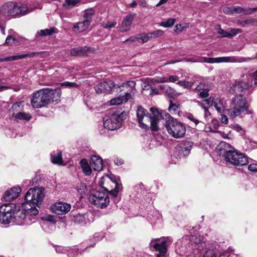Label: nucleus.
I'll return each mask as SVG.
<instances>
[{"label":"nucleus","mask_w":257,"mask_h":257,"mask_svg":"<svg viewBox=\"0 0 257 257\" xmlns=\"http://www.w3.org/2000/svg\"><path fill=\"white\" fill-rule=\"evenodd\" d=\"M212 98V97H210L209 98L205 99L202 101H197V102L202 108H205V107H206L208 108L209 106L212 105V104H211Z\"/></svg>","instance_id":"nucleus-43"},{"label":"nucleus","mask_w":257,"mask_h":257,"mask_svg":"<svg viewBox=\"0 0 257 257\" xmlns=\"http://www.w3.org/2000/svg\"><path fill=\"white\" fill-rule=\"evenodd\" d=\"M99 185L104 190H97L90 195L89 200L97 207L104 208L107 207L109 203V198L107 193L109 190L107 188L103 187L102 183H100Z\"/></svg>","instance_id":"nucleus-4"},{"label":"nucleus","mask_w":257,"mask_h":257,"mask_svg":"<svg viewBox=\"0 0 257 257\" xmlns=\"http://www.w3.org/2000/svg\"><path fill=\"white\" fill-rule=\"evenodd\" d=\"M218 34L221 35L222 37L229 38V33L225 31L224 30L221 29L220 27L217 29Z\"/></svg>","instance_id":"nucleus-55"},{"label":"nucleus","mask_w":257,"mask_h":257,"mask_svg":"<svg viewBox=\"0 0 257 257\" xmlns=\"http://www.w3.org/2000/svg\"><path fill=\"white\" fill-rule=\"evenodd\" d=\"M90 23L88 20H83L75 24L73 27L74 32H81L86 30L90 25Z\"/></svg>","instance_id":"nucleus-26"},{"label":"nucleus","mask_w":257,"mask_h":257,"mask_svg":"<svg viewBox=\"0 0 257 257\" xmlns=\"http://www.w3.org/2000/svg\"><path fill=\"white\" fill-rule=\"evenodd\" d=\"M44 190L42 188L29 189L25 195V202L24 203L31 204L39 207L44 197Z\"/></svg>","instance_id":"nucleus-7"},{"label":"nucleus","mask_w":257,"mask_h":257,"mask_svg":"<svg viewBox=\"0 0 257 257\" xmlns=\"http://www.w3.org/2000/svg\"><path fill=\"white\" fill-rule=\"evenodd\" d=\"M248 169L249 171L256 173L257 172V164L256 163H252L248 165Z\"/></svg>","instance_id":"nucleus-57"},{"label":"nucleus","mask_w":257,"mask_h":257,"mask_svg":"<svg viewBox=\"0 0 257 257\" xmlns=\"http://www.w3.org/2000/svg\"><path fill=\"white\" fill-rule=\"evenodd\" d=\"M166 127L169 134L175 138H182L186 133L184 124L180 121L169 119L166 122Z\"/></svg>","instance_id":"nucleus-8"},{"label":"nucleus","mask_w":257,"mask_h":257,"mask_svg":"<svg viewBox=\"0 0 257 257\" xmlns=\"http://www.w3.org/2000/svg\"><path fill=\"white\" fill-rule=\"evenodd\" d=\"M164 34V32L161 30H157L153 32L149 33L151 38H157L160 37Z\"/></svg>","instance_id":"nucleus-49"},{"label":"nucleus","mask_w":257,"mask_h":257,"mask_svg":"<svg viewBox=\"0 0 257 257\" xmlns=\"http://www.w3.org/2000/svg\"><path fill=\"white\" fill-rule=\"evenodd\" d=\"M226 112L229 117L234 118L251 114L252 111L249 109L246 99L243 97V94H239L229 99Z\"/></svg>","instance_id":"nucleus-3"},{"label":"nucleus","mask_w":257,"mask_h":257,"mask_svg":"<svg viewBox=\"0 0 257 257\" xmlns=\"http://www.w3.org/2000/svg\"><path fill=\"white\" fill-rule=\"evenodd\" d=\"M180 105L178 103H173L170 101V104L169 107V111L172 113H175L178 110Z\"/></svg>","instance_id":"nucleus-45"},{"label":"nucleus","mask_w":257,"mask_h":257,"mask_svg":"<svg viewBox=\"0 0 257 257\" xmlns=\"http://www.w3.org/2000/svg\"><path fill=\"white\" fill-rule=\"evenodd\" d=\"M211 124L212 125V127L213 129V132L217 133L218 131L217 129L219 126V121L217 119H213L211 122Z\"/></svg>","instance_id":"nucleus-54"},{"label":"nucleus","mask_w":257,"mask_h":257,"mask_svg":"<svg viewBox=\"0 0 257 257\" xmlns=\"http://www.w3.org/2000/svg\"><path fill=\"white\" fill-rule=\"evenodd\" d=\"M80 165L82 171L85 175L89 176L91 174L92 170L87 161L85 159H82L80 162Z\"/></svg>","instance_id":"nucleus-32"},{"label":"nucleus","mask_w":257,"mask_h":257,"mask_svg":"<svg viewBox=\"0 0 257 257\" xmlns=\"http://www.w3.org/2000/svg\"><path fill=\"white\" fill-rule=\"evenodd\" d=\"M190 241L192 244H194V248L198 250H201L205 246V243L201 240L199 237L195 235H192L190 238Z\"/></svg>","instance_id":"nucleus-27"},{"label":"nucleus","mask_w":257,"mask_h":257,"mask_svg":"<svg viewBox=\"0 0 257 257\" xmlns=\"http://www.w3.org/2000/svg\"><path fill=\"white\" fill-rule=\"evenodd\" d=\"M51 161L53 164L59 165H64L63 163L62 153L60 151L52 152L51 155Z\"/></svg>","instance_id":"nucleus-30"},{"label":"nucleus","mask_w":257,"mask_h":257,"mask_svg":"<svg viewBox=\"0 0 257 257\" xmlns=\"http://www.w3.org/2000/svg\"><path fill=\"white\" fill-rule=\"evenodd\" d=\"M88 216L89 215L87 213H78L72 215V220L75 223L84 226L89 223Z\"/></svg>","instance_id":"nucleus-17"},{"label":"nucleus","mask_w":257,"mask_h":257,"mask_svg":"<svg viewBox=\"0 0 257 257\" xmlns=\"http://www.w3.org/2000/svg\"><path fill=\"white\" fill-rule=\"evenodd\" d=\"M196 83L195 81H180L177 84L185 88L191 89H193V86Z\"/></svg>","instance_id":"nucleus-36"},{"label":"nucleus","mask_w":257,"mask_h":257,"mask_svg":"<svg viewBox=\"0 0 257 257\" xmlns=\"http://www.w3.org/2000/svg\"><path fill=\"white\" fill-rule=\"evenodd\" d=\"M187 118L190 120L191 121H192L195 125H197L198 124H200L201 125V127H199L200 129L204 127V123L200 121H199L198 119L195 118L193 115H189L187 116Z\"/></svg>","instance_id":"nucleus-47"},{"label":"nucleus","mask_w":257,"mask_h":257,"mask_svg":"<svg viewBox=\"0 0 257 257\" xmlns=\"http://www.w3.org/2000/svg\"><path fill=\"white\" fill-rule=\"evenodd\" d=\"M136 85V82L134 81H127L120 84H118L117 86V92H121L130 89L129 90L133 91Z\"/></svg>","instance_id":"nucleus-24"},{"label":"nucleus","mask_w":257,"mask_h":257,"mask_svg":"<svg viewBox=\"0 0 257 257\" xmlns=\"http://www.w3.org/2000/svg\"><path fill=\"white\" fill-rule=\"evenodd\" d=\"M55 32L54 29L50 28L45 30H41L38 32V34L42 36H49L53 34Z\"/></svg>","instance_id":"nucleus-44"},{"label":"nucleus","mask_w":257,"mask_h":257,"mask_svg":"<svg viewBox=\"0 0 257 257\" xmlns=\"http://www.w3.org/2000/svg\"><path fill=\"white\" fill-rule=\"evenodd\" d=\"M188 62H206L208 63H215V58L208 57H193L191 59H188Z\"/></svg>","instance_id":"nucleus-31"},{"label":"nucleus","mask_w":257,"mask_h":257,"mask_svg":"<svg viewBox=\"0 0 257 257\" xmlns=\"http://www.w3.org/2000/svg\"><path fill=\"white\" fill-rule=\"evenodd\" d=\"M204 257H229L228 252H219L216 249H209L205 251Z\"/></svg>","instance_id":"nucleus-29"},{"label":"nucleus","mask_w":257,"mask_h":257,"mask_svg":"<svg viewBox=\"0 0 257 257\" xmlns=\"http://www.w3.org/2000/svg\"><path fill=\"white\" fill-rule=\"evenodd\" d=\"M70 204L63 202L54 203L51 207L52 212L58 215H63L68 213L71 209Z\"/></svg>","instance_id":"nucleus-14"},{"label":"nucleus","mask_w":257,"mask_h":257,"mask_svg":"<svg viewBox=\"0 0 257 257\" xmlns=\"http://www.w3.org/2000/svg\"><path fill=\"white\" fill-rule=\"evenodd\" d=\"M13 116L16 118L19 119H25L29 120L32 118V116L29 113H26L24 112H18L16 114L13 113Z\"/></svg>","instance_id":"nucleus-37"},{"label":"nucleus","mask_w":257,"mask_h":257,"mask_svg":"<svg viewBox=\"0 0 257 257\" xmlns=\"http://www.w3.org/2000/svg\"><path fill=\"white\" fill-rule=\"evenodd\" d=\"M192 147V143L190 142H186L181 144L177 148L180 155L183 157L188 156L190 154Z\"/></svg>","instance_id":"nucleus-21"},{"label":"nucleus","mask_w":257,"mask_h":257,"mask_svg":"<svg viewBox=\"0 0 257 257\" xmlns=\"http://www.w3.org/2000/svg\"><path fill=\"white\" fill-rule=\"evenodd\" d=\"M133 20V17L131 15L126 16L122 21L120 27V31L122 32H126L130 30L132 21Z\"/></svg>","instance_id":"nucleus-28"},{"label":"nucleus","mask_w":257,"mask_h":257,"mask_svg":"<svg viewBox=\"0 0 257 257\" xmlns=\"http://www.w3.org/2000/svg\"><path fill=\"white\" fill-rule=\"evenodd\" d=\"M21 192V189L20 187H13L8 190L5 193L4 198L6 201H11L17 198Z\"/></svg>","instance_id":"nucleus-19"},{"label":"nucleus","mask_w":257,"mask_h":257,"mask_svg":"<svg viewBox=\"0 0 257 257\" xmlns=\"http://www.w3.org/2000/svg\"><path fill=\"white\" fill-rule=\"evenodd\" d=\"M138 36H139V40H141L142 43L147 42L149 40V39L151 38L150 35H149V33L148 34L144 33Z\"/></svg>","instance_id":"nucleus-51"},{"label":"nucleus","mask_w":257,"mask_h":257,"mask_svg":"<svg viewBox=\"0 0 257 257\" xmlns=\"http://www.w3.org/2000/svg\"><path fill=\"white\" fill-rule=\"evenodd\" d=\"M61 94L60 89L46 88L40 89L33 94L31 103L34 108H42L51 102L57 101L61 97Z\"/></svg>","instance_id":"nucleus-2"},{"label":"nucleus","mask_w":257,"mask_h":257,"mask_svg":"<svg viewBox=\"0 0 257 257\" xmlns=\"http://www.w3.org/2000/svg\"><path fill=\"white\" fill-rule=\"evenodd\" d=\"M1 12L5 16L24 15L28 13V8L22 4L9 3L3 6Z\"/></svg>","instance_id":"nucleus-6"},{"label":"nucleus","mask_w":257,"mask_h":257,"mask_svg":"<svg viewBox=\"0 0 257 257\" xmlns=\"http://www.w3.org/2000/svg\"><path fill=\"white\" fill-rule=\"evenodd\" d=\"M234 14L246 15L247 9H244L239 6H233Z\"/></svg>","instance_id":"nucleus-48"},{"label":"nucleus","mask_w":257,"mask_h":257,"mask_svg":"<svg viewBox=\"0 0 257 257\" xmlns=\"http://www.w3.org/2000/svg\"><path fill=\"white\" fill-rule=\"evenodd\" d=\"M122 114L112 113L106 115L103 118V125L108 130L113 131L120 127L122 120Z\"/></svg>","instance_id":"nucleus-10"},{"label":"nucleus","mask_w":257,"mask_h":257,"mask_svg":"<svg viewBox=\"0 0 257 257\" xmlns=\"http://www.w3.org/2000/svg\"><path fill=\"white\" fill-rule=\"evenodd\" d=\"M131 98H132V95L131 93L125 92L122 96H119L117 97L111 99L109 102L111 105H119L123 102H126Z\"/></svg>","instance_id":"nucleus-22"},{"label":"nucleus","mask_w":257,"mask_h":257,"mask_svg":"<svg viewBox=\"0 0 257 257\" xmlns=\"http://www.w3.org/2000/svg\"><path fill=\"white\" fill-rule=\"evenodd\" d=\"M154 80V78L153 79H147L146 80V83H147V85L152 86L156 83L157 82L155 81Z\"/></svg>","instance_id":"nucleus-62"},{"label":"nucleus","mask_w":257,"mask_h":257,"mask_svg":"<svg viewBox=\"0 0 257 257\" xmlns=\"http://www.w3.org/2000/svg\"><path fill=\"white\" fill-rule=\"evenodd\" d=\"M56 251L57 252V253H65L67 252V249L63 247V246H57L56 248Z\"/></svg>","instance_id":"nucleus-59"},{"label":"nucleus","mask_w":257,"mask_h":257,"mask_svg":"<svg viewBox=\"0 0 257 257\" xmlns=\"http://www.w3.org/2000/svg\"><path fill=\"white\" fill-rule=\"evenodd\" d=\"M176 22V19L174 18H169L167 19L166 21L162 22L160 24V26L165 27L169 28L172 27L175 24Z\"/></svg>","instance_id":"nucleus-42"},{"label":"nucleus","mask_w":257,"mask_h":257,"mask_svg":"<svg viewBox=\"0 0 257 257\" xmlns=\"http://www.w3.org/2000/svg\"><path fill=\"white\" fill-rule=\"evenodd\" d=\"M36 54V53L28 52L21 55H14L12 56L7 57L3 59H0V62L14 61L26 57H33Z\"/></svg>","instance_id":"nucleus-23"},{"label":"nucleus","mask_w":257,"mask_h":257,"mask_svg":"<svg viewBox=\"0 0 257 257\" xmlns=\"http://www.w3.org/2000/svg\"><path fill=\"white\" fill-rule=\"evenodd\" d=\"M61 86L65 87H77V84L75 82H71L68 81H65L63 82L61 84Z\"/></svg>","instance_id":"nucleus-53"},{"label":"nucleus","mask_w":257,"mask_h":257,"mask_svg":"<svg viewBox=\"0 0 257 257\" xmlns=\"http://www.w3.org/2000/svg\"><path fill=\"white\" fill-rule=\"evenodd\" d=\"M249 57H243L237 56H227L215 58V63L223 62H243L250 60Z\"/></svg>","instance_id":"nucleus-16"},{"label":"nucleus","mask_w":257,"mask_h":257,"mask_svg":"<svg viewBox=\"0 0 257 257\" xmlns=\"http://www.w3.org/2000/svg\"><path fill=\"white\" fill-rule=\"evenodd\" d=\"M224 156L227 163L235 167L245 166L249 162L246 156L236 150L226 151L224 152Z\"/></svg>","instance_id":"nucleus-5"},{"label":"nucleus","mask_w":257,"mask_h":257,"mask_svg":"<svg viewBox=\"0 0 257 257\" xmlns=\"http://www.w3.org/2000/svg\"><path fill=\"white\" fill-rule=\"evenodd\" d=\"M90 165L94 170L99 171L103 168L102 160L98 156L93 155L91 157Z\"/></svg>","instance_id":"nucleus-20"},{"label":"nucleus","mask_w":257,"mask_h":257,"mask_svg":"<svg viewBox=\"0 0 257 257\" xmlns=\"http://www.w3.org/2000/svg\"><path fill=\"white\" fill-rule=\"evenodd\" d=\"M115 87V83L111 80L101 82L95 86L97 93L109 94Z\"/></svg>","instance_id":"nucleus-13"},{"label":"nucleus","mask_w":257,"mask_h":257,"mask_svg":"<svg viewBox=\"0 0 257 257\" xmlns=\"http://www.w3.org/2000/svg\"><path fill=\"white\" fill-rule=\"evenodd\" d=\"M163 93L168 97L172 98L177 97L179 95L173 88L170 86L167 87L166 90L163 91Z\"/></svg>","instance_id":"nucleus-38"},{"label":"nucleus","mask_w":257,"mask_h":257,"mask_svg":"<svg viewBox=\"0 0 257 257\" xmlns=\"http://www.w3.org/2000/svg\"><path fill=\"white\" fill-rule=\"evenodd\" d=\"M211 88L210 84L201 82L198 84L196 83H195L192 90L200 91L199 96L201 98H205L209 96L208 92Z\"/></svg>","instance_id":"nucleus-15"},{"label":"nucleus","mask_w":257,"mask_h":257,"mask_svg":"<svg viewBox=\"0 0 257 257\" xmlns=\"http://www.w3.org/2000/svg\"><path fill=\"white\" fill-rule=\"evenodd\" d=\"M16 39L11 36H8L6 40V43L9 45H13L16 41Z\"/></svg>","instance_id":"nucleus-56"},{"label":"nucleus","mask_w":257,"mask_h":257,"mask_svg":"<svg viewBox=\"0 0 257 257\" xmlns=\"http://www.w3.org/2000/svg\"><path fill=\"white\" fill-rule=\"evenodd\" d=\"M12 221L14 222V216H10L5 213H0V222L3 224L7 225Z\"/></svg>","instance_id":"nucleus-35"},{"label":"nucleus","mask_w":257,"mask_h":257,"mask_svg":"<svg viewBox=\"0 0 257 257\" xmlns=\"http://www.w3.org/2000/svg\"><path fill=\"white\" fill-rule=\"evenodd\" d=\"M221 121L222 123L226 124L228 122V117L226 115L222 114Z\"/></svg>","instance_id":"nucleus-63"},{"label":"nucleus","mask_w":257,"mask_h":257,"mask_svg":"<svg viewBox=\"0 0 257 257\" xmlns=\"http://www.w3.org/2000/svg\"><path fill=\"white\" fill-rule=\"evenodd\" d=\"M16 207V204L8 203L2 205L0 206V213H5L7 215L13 216L14 209Z\"/></svg>","instance_id":"nucleus-25"},{"label":"nucleus","mask_w":257,"mask_h":257,"mask_svg":"<svg viewBox=\"0 0 257 257\" xmlns=\"http://www.w3.org/2000/svg\"><path fill=\"white\" fill-rule=\"evenodd\" d=\"M80 2L79 0H65L63 7L66 9H70Z\"/></svg>","instance_id":"nucleus-41"},{"label":"nucleus","mask_w":257,"mask_h":257,"mask_svg":"<svg viewBox=\"0 0 257 257\" xmlns=\"http://www.w3.org/2000/svg\"><path fill=\"white\" fill-rule=\"evenodd\" d=\"M254 84L257 85V70L254 72L252 75Z\"/></svg>","instance_id":"nucleus-64"},{"label":"nucleus","mask_w":257,"mask_h":257,"mask_svg":"<svg viewBox=\"0 0 257 257\" xmlns=\"http://www.w3.org/2000/svg\"><path fill=\"white\" fill-rule=\"evenodd\" d=\"M155 81L157 83H165L168 82V79L166 77L156 76L154 77Z\"/></svg>","instance_id":"nucleus-52"},{"label":"nucleus","mask_w":257,"mask_h":257,"mask_svg":"<svg viewBox=\"0 0 257 257\" xmlns=\"http://www.w3.org/2000/svg\"><path fill=\"white\" fill-rule=\"evenodd\" d=\"M14 210L13 216L16 224L19 225L29 224L30 219L27 215L26 204H18Z\"/></svg>","instance_id":"nucleus-11"},{"label":"nucleus","mask_w":257,"mask_h":257,"mask_svg":"<svg viewBox=\"0 0 257 257\" xmlns=\"http://www.w3.org/2000/svg\"><path fill=\"white\" fill-rule=\"evenodd\" d=\"M94 14V10L92 8L87 9L84 12L83 18L85 20H88L89 23H91Z\"/></svg>","instance_id":"nucleus-39"},{"label":"nucleus","mask_w":257,"mask_h":257,"mask_svg":"<svg viewBox=\"0 0 257 257\" xmlns=\"http://www.w3.org/2000/svg\"><path fill=\"white\" fill-rule=\"evenodd\" d=\"M102 26L107 29H110L112 28H114L116 25V22L115 21H108V22H103L102 23Z\"/></svg>","instance_id":"nucleus-46"},{"label":"nucleus","mask_w":257,"mask_h":257,"mask_svg":"<svg viewBox=\"0 0 257 257\" xmlns=\"http://www.w3.org/2000/svg\"><path fill=\"white\" fill-rule=\"evenodd\" d=\"M212 106H213L216 111L220 113L226 114V108L223 100L219 97H214L212 99Z\"/></svg>","instance_id":"nucleus-18"},{"label":"nucleus","mask_w":257,"mask_h":257,"mask_svg":"<svg viewBox=\"0 0 257 257\" xmlns=\"http://www.w3.org/2000/svg\"><path fill=\"white\" fill-rule=\"evenodd\" d=\"M139 40V36H135L130 37L128 39L126 40L124 42H136L137 40Z\"/></svg>","instance_id":"nucleus-60"},{"label":"nucleus","mask_w":257,"mask_h":257,"mask_svg":"<svg viewBox=\"0 0 257 257\" xmlns=\"http://www.w3.org/2000/svg\"><path fill=\"white\" fill-rule=\"evenodd\" d=\"M26 204V213L28 218L31 219L29 216H35L39 213L38 210L36 208V205H33V204L24 203Z\"/></svg>","instance_id":"nucleus-33"},{"label":"nucleus","mask_w":257,"mask_h":257,"mask_svg":"<svg viewBox=\"0 0 257 257\" xmlns=\"http://www.w3.org/2000/svg\"><path fill=\"white\" fill-rule=\"evenodd\" d=\"M173 242V240L170 237H164L161 238H156L152 240L150 242V245L156 251L159 252L157 254V257H166L167 251V247Z\"/></svg>","instance_id":"nucleus-9"},{"label":"nucleus","mask_w":257,"mask_h":257,"mask_svg":"<svg viewBox=\"0 0 257 257\" xmlns=\"http://www.w3.org/2000/svg\"><path fill=\"white\" fill-rule=\"evenodd\" d=\"M151 114H149L147 110L142 106H139L137 109V116L139 126L145 130H151L157 132L159 130L158 124L162 120L169 118L170 115L165 111H159L155 107L150 108Z\"/></svg>","instance_id":"nucleus-1"},{"label":"nucleus","mask_w":257,"mask_h":257,"mask_svg":"<svg viewBox=\"0 0 257 257\" xmlns=\"http://www.w3.org/2000/svg\"><path fill=\"white\" fill-rule=\"evenodd\" d=\"M114 189H112L109 191V193L113 197H116L118 195V193L121 191L122 186L120 184H119L117 183L114 182Z\"/></svg>","instance_id":"nucleus-40"},{"label":"nucleus","mask_w":257,"mask_h":257,"mask_svg":"<svg viewBox=\"0 0 257 257\" xmlns=\"http://www.w3.org/2000/svg\"><path fill=\"white\" fill-rule=\"evenodd\" d=\"M242 32V30L240 29L231 28L229 33V38H232L236 35L241 33Z\"/></svg>","instance_id":"nucleus-50"},{"label":"nucleus","mask_w":257,"mask_h":257,"mask_svg":"<svg viewBox=\"0 0 257 257\" xmlns=\"http://www.w3.org/2000/svg\"><path fill=\"white\" fill-rule=\"evenodd\" d=\"M103 237V235L102 233H96L94 235L93 238L96 241H99Z\"/></svg>","instance_id":"nucleus-58"},{"label":"nucleus","mask_w":257,"mask_h":257,"mask_svg":"<svg viewBox=\"0 0 257 257\" xmlns=\"http://www.w3.org/2000/svg\"><path fill=\"white\" fill-rule=\"evenodd\" d=\"M257 11V7L254 8H247V11H246L245 14L246 15H249L251 14L254 12H255Z\"/></svg>","instance_id":"nucleus-61"},{"label":"nucleus","mask_w":257,"mask_h":257,"mask_svg":"<svg viewBox=\"0 0 257 257\" xmlns=\"http://www.w3.org/2000/svg\"><path fill=\"white\" fill-rule=\"evenodd\" d=\"M249 86L247 81H236L230 86L228 90V94L234 96L242 94L244 90L249 88Z\"/></svg>","instance_id":"nucleus-12"},{"label":"nucleus","mask_w":257,"mask_h":257,"mask_svg":"<svg viewBox=\"0 0 257 257\" xmlns=\"http://www.w3.org/2000/svg\"><path fill=\"white\" fill-rule=\"evenodd\" d=\"M90 48L87 47H78L72 49L70 51L72 56H76L80 55H84L87 51H89Z\"/></svg>","instance_id":"nucleus-34"}]
</instances>
